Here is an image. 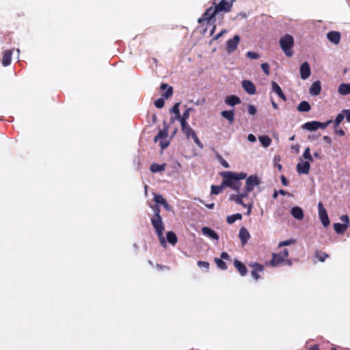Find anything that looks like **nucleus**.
<instances>
[{"label": "nucleus", "mask_w": 350, "mask_h": 350, "mask_svg": "<svg viewBox=\"0 0 350 350\" xmlns=\"http://www.w3.org/2000/svg\"><path fill=\"white\" fill-rule=\"evenodd\" d=\"M220 175L223 178V185L235 191H238L241 188V183L240 180L247 177V174L243 172H234L226 171L221 172Z\"/></svg>", "instance_id": "f257e3e1"}, {"label": "nucleus", "mask_w": 350, "mask_h": 350, "mask_svg": "<svg viewBox=\"0 0 350 350\" xmlns=\"http://www.w3.org/2000/svg\"><path fill=\"white\" fill-rule=\"evenodd\" d=\"M152 209L154 211V215L151 219L152 224L159 237L160 243L162 246L166 247V241L163 234L164 231V226L161 217L159 215L160 210L157 206L152 207Z\"/></svg>", "instance_id": "f03ea898"}, {"label": "nucleus", "mask_w": 350, "mask_h": 350, "mask_svg": "<svg viewBox=\"0 0 350 350\" xmlns=\"http://www.w3.org/2000/svg\"><path fill=\"white\" fill-rule=\"evenodd\" d=\"M279 42L284 54L287 57H291L293 54L294 38L290 34H285L280 38Z\"/></svg>", "instance_id": "7ed1b4c3"}, {"label": "nucleus", "mask_w": 350, "mask_h": 350, "mask_svg": "<svg viewBox=\"0 0 350 350\" xmlns=\"http://www.w3.org/2000/svg\"><path fill=\"white\" fill-rule=\"evenodd\" d=\"M169 128L165 125L163 130L160 131L154 137V142H158L161 149L167 148L170 144V139L168 137Z\"/></svg>", "instance_id": "20e7f679"}, {"label": "nucleus", "mask_w": 350, "mask_h": 350, "mask_svg": "<svg viewBox=\"0 0 350 350\" xmlns=\"http://www.w3.org/2000/svg\"><path fill=\"white\" fill-rule=\"evenodd\" d=\"M181 130L183 133L185 135L187 139L192 138L196 143V144L200 148H203V144L198 137L194 130L189 126V124H182Z\"/></svg>", "instance_id": "39448f33"}, {"label": "nucleus", "mask_w": 350, "mask_h": 350, "mask_svg": "<svg viewBox=\"0 0 350 350\" xmlns=\"http://www.w3.org/2000/svg\"><path fill=\"white\" fill-rule=\"evenodd\" d=\"M332 121L331 120L325 122H320L318 121L308 122L304 124L301 126V128L308 131H314L320 129H325L328 126V125L332 123Z\"/></svg>", "instance_id": "423d86ee"}, {"label": "nucleus", "mask_w": 350, "mask_h": 350, "mask_svg": "<svg viewBox=\"0 0 350 350\" xmlns=\"http://www.w3.org/2000/svg\"><path fill=\"white\" fill-rule=\"evenodd\" d=\"M340 219L342 223V224H340V223L334 224V229L336 233L342 234L346 231V230L349 226V219L347 215H344L340 217Z\"/></svg>", "instance_id": "0eeeda50"}, {"label": "nucleus", "mask_w": 350, "mask_h": 350, "mask_svg": "<svg viewBox=\"0 0 350 350\" xmlns=\"http://www.w3.org/2000/svg\"><path fill=\"white\" fill-rule=\"evenodd\" d=\"M245 178L246 180L244 187L247 191H253L254 187L259 185L260 183V178L256 174L251 175Z\"/></svg>", "instance_id": "6e6552de"}, {"label": "nucleus", "mask_w": 350, "mask_h": 350, "mask_svg": "<svg viewBox=\"0 0 350 350\" xmlns=\"http://www.w3.org/2000/svg\"><path fill=\"white\" fill-rule=\"evenodd\" d=\"M317 207L319 219L321 220L324 227H327L330 224V221L327 213V210L321 202L318 203Z\"/></svg>", "instance_id": "1a4fd4ad"}, {"label": "nucleus", "mask_w": 350, "mask_h": 350, "mask_svg": "<svg viewBox=\"0 0 350 350\" xmlns=\"http://www.w3.org/2000/svg\"><path fill=\"white\" fill-rule=\"evenodd\" d=\"M288 255V252L286 249L283 250L279 254H273L270 264L274 267L278 266L285 260Z\"/></svg>", "instance_id": "9d476101"}, {"label": "nucleus", "mask_w": 350, "mask_h": 350, "mask_svg": "<svg viewBox=\"0 0 350 350\" xmlns=\"http://www.w3.org/2000/svg\"><path fill=\"white\" fill-rule=\"evenodd\" d=\"M297 172L299 174H308L310 170V163L308 161H305L299 159V161L296 166Z\"/></svg>", "instance_id": "9b49d317"}, {"label": "nucleus", "mask_w": 350, "mask_h": 350, "mask_svg": "<svg viewBox=\"0 0 350 350\" xmlns=\"http://www.w3.org/2000/svg\"><path fill=\"white\" fill-rule=\"evenodd\" d=\"M236 0H221L220 3L216 6L218 12H229L232 6L233 3Z\"/></svg>", "instance_id": "f8f14e48"}, {"label": "nucleus", "mask_w": 350, "mask_h": 350, "mask_svg": "<svg viewBox=\"0 0 350 350\" xmlns=\"http://www.w3.org/2000/svg\"><path fill=\"white\" fill-rule=\"evenodd\" d=\"M239 41L240 38L239 36L237 35L234 36L232 39L228 40L226 42V48L228 53H230L234 51L237 48Z\"/></svg>", "instance_id": "ddd939ff"}, {"label": "nucleus", "mask_w": 350, "mask_h": 350, "mask_svg": "<svg viewBox=\"0 0 350 350\" xmlns=\"http://www.w3.org/2000/svg\"><path fill=\"white\" fill-rule=\"evenodd\" d=\"M241 85L244 90L250 95H254L256 93V89L254 84L249 80H243L241 81Z\"/></svg>", "instance_id": "4468645a"}, {"label": "nucleus", "mask_w": 350, "mask_h": 350, "mask_svg": "<svg viewBox=\"0 0 350 350\" xmlns=\"http://www.w3.org/2000/svg\"><path fill=\"white\" fill-rule=\"evenodd\" d=\"M217 12L218 10L216 6L215 8L211 7L206 10L203 16L198 19V22L202 23L204 21H210Z\"/></svg>", "instance_id": "2eb2a0df"}, {"label": "nucleus", "mask_w": 350, "mask_h": 350, "mask_svg": "<svg viewBox=\"0 0 350 350\" xmlns=\"http://www.w3.org/2000/svg\"><path fill=\"white\" fill-rule=\"evenodd\" d=\"M299 72H300L301 78L303 80L307 79L311 74V70H310V67L309 64L308 62L303 63L300 66Z\"/></svg>", "instance_id": "dca6fc26"}, {"label": "nucleus", "mask_w": 350, "mask_h": 350, "mask_svg": "<svg viewBox=\"0 0 350 350\" xmlns=\"http://www.w3.org/2000/svg\"><path fill=\"white\" fill-rule=\"evenodd\" d=\"M202 232L204 236H206L210 239H214L216 241H217L219 239V235L217 234V233L215 230H213V229H211L208 227H203L202 228Z\"/></svg>", "instance_id": "f3484780"}, {"label": "nucleus", "mask_w": 350, "mask_h": 350, "mask_svg": "<svg viewBox=\"0 0 350 350\" xmlns=\"http://www.w3.org/2000/svg\"><path fill=\"white\" fill-rule=\"evenodd\" d=\"M291 213L292 216L297 220H302L304 219V211L299 206H293L291 210Z\"/></svg>", "instance_id": "a211bd4d"}, {"label": "nucleus", "mask_w": 350, "mask_h": 350, "mask_svg": "<svg viewBox=\"0 0 350 350\" xmlns=\"http://www.w3.org/2000/svg\"><path fill=\"white\" fill-rule=\"evenodd\" d=\"M321 85L319 81H314L310 86L309 92L312 96H317L321 93Z\"/></svg>", "instance_id": "6ab92c4d"}, {"label": "nucleus", "mask_w": 350, "mask_h": 350, "mask_svg": "<svg viewBox=\"0 0 350 350\" xmlns=\"http://www.w3.org/2000/svg\"><path fill=\"white\" fill-rule=\"evenodd\" d=\"M239 237L243 245H245L250 237L249 231L245 228L242 227L239 230Z\"/></svg>", "instance_id": "aec40b11"}, {"label": "nucleus", "mask_w": 350, "mask_h": 350, "mask_svg": "<svg viewBox=\"0 0 350 350\" xmlns=\"http://www.w3.org/2000/svg\"><path fill=\"white\" fill-rule=\"evenodd\" d=\"M327 39L334 44H338L340 40V34L338 31H330L327 34Z\"/></svg>", "instance_id": "412c9836"}, {"label": "nucleus", "mask_w": 350, "mask_h": 350, "mask_svg": "<svg viewBox=\"0 0 350 350\" xmlns=\"http://www.w3.org/2000/svg\"><path fill=\"white\" fill-rule=\"evenodd\" d=\"M225 103L229 106H234L241 103V99L235 95L228 96L225 98Z\"/></svg>", "instance_id": "4be33fe9"}, {"label": "nucleus", "mask_w": 350, "mask_h": 350, "mask_svg": "<svg viewBox=\"0 0 350 350\" xmlns=\"http://www.w3.org/2000/svg\"><path fill=\"white\" fill-rule=\"evenodd\" d=\"M338 92L342 96L350 94V83H341L338 88Z\"/></svg>", "instance_id": "5701e85b"}, {"label": "nucleus", "mask_w": 350, "mask_h": 350, "mask_svg": "<svg viewBox=\"0 0 350 350\" xmlns=\"http://www.w3.org/2000/svg\"><path fill=\"white\" fill-rule=\"evenodd\" d=\"M271 86H272V90L274 92H275L280 98H281L283 100L285 101L286 100V98L284 94L283 93L282 89L279 86V85L276 82L273 81L271 83Z\"/></svg>", "instance_id": "b1692460"}, {"label": "nucleus", "mask_w": 350, "mask_h": 350, "mask_svg": "<svg viewBox=\"0 0 350 350\" xmlns=\"http://www.w3.org/2000/svg\"><path fill=\"white\" fill-rule=\"evenodd\" d=\"M253 268L252 275L255 280H258L260 278V273L262 272L263 267L258 264H254Z\"/></svg>", "instance_id": "393cba45"}, {"label": "nucleus", "mask_w": 350, "mask_h": 350, "mask_svg": "<svg viewBox=\"0 0 350 350\" xmlns=\"http://www.w3.org/2000/svg\"><path fill=\"white\" fill-rule=\"evenodd\" d=\"M161 89L163 90H166V92L163 95V96L165 98H166V99L168 98L169 97H170L172 95V94H173V88H172V87L168 85L166 83L161 84Z\"/></svg>", "instance_id": "a878e982"}, {"label": "nucleus", "mask_w": 350, "mask_h": 350, "mask_svg": "<svg viewBox=\"0 0 350 350\" xmlns=\"http://www.w3.org/2000/svg\"><path fill=\"white\" fill-rule=\"evenodd\" d=\"M234 267L238 269L241 275H245L247 273V269L245 266L238 260L234 261Z\"/></svg>", "instance_id": "bb28decb"}, {"label": "nucleus", "mask_w": 350, "mask_h": 350, "mask_svg": "<svg viewBox=\"0 0 350 350\" xmlns=\"http://www.w3.org/2000/svg\"><path fill=\"white\" fill-rule=\"evenodd\" d=\"M166 164L152 163L150 166V171L153 173L163 172L165 170Z\"/></svg>", "instance_id": "cd10ccee"}, {"label": "nucleus", "mask_w": 350, "mask_h": 350, "mask_svg": "<svg viewBox=\"0 0 350 350\" xmlns=\"http://www.w3.org/2000/svg\"><path fill=\"white\" fill-rule=\"evenodd\" d=\"M300 159H303L305 161H308V162L313 161V157L310 152V149L309 147L305 148L301 157L299 158Z\"/></svg>", "instance_id": "c85d7f7f"}, {"label": "nucleus", "mask_w": 350, "mask_h": 350, "mask_svg": "<svg viewBox=\"0 0 350 350\" xmlns=\"http://www.w3.org/2000/svg\"><path fill=\"white\" fill-rule=\"evenodd\" d=\"M310 109V105L307 101H301L297 106V110L300 112H308Z\"/></svg>", "instance_id": "c756f323"}, {"label": "nucleus", "mask_w": 350, "mask_h": 350, "mask_svg": "<svg viewBox=\"0 0 350 350\" xmlns=\"http://www.w3.org/2000/svg\"><path fill=\"white\" fill-rule=\"evenodd\" d=\"M12 52L10 51H6L3 57L2 64L4 66H7L11 63Z\"/></svg>", "instance_id": "7c9ffc66"}, {"label": "nucleus", "mask_w": 350, "mask_h": 350, "mask_svg": "<svg viewBox=\"0 0 350 350\" xmlns=\"http://www.w3.org/2000/svg\"><path fill=\"white\" fill-rule=\"evenodd\" d=\"M258 139L262 146L265 148L269 146L271 143V138L267 135L260 136Z\"/></svg>", "instance_id": "2f4dec72"}, {"label": "nucleus", "mask_w": 350, "mask_h": 350, "mask_svg": "<svg viewBox=\"0 0 350 350\" xmlns=\"http://www.w3.org/2000/svg\"><path fill=\"white\" fill-rule=\"evenodd\" d=\"M221 116L228 120L230 123H232L234 121V112L233 111H223L221 112Z\"/></svg>", "instance_id": "473e14b6"}, {"label": "nucleus", "mask_w": 350, "mask_h": 350, "mask_svg": "<svg viewBox=\"0 0 350 350\" xmlns=\"http://www.w3.org/2000/svg\"><path fill=\"white\" fill-rule=\"evenodd\" d=\"M241 219L242 215L241 213H236L234 215H228L226 217V221L229 224H232L237 220H241Z\"/></svg>", "instance_id": "72a5a7b5"}, {"label": "nucleus", "mask_w": 350, "mask_h": 350, "mask_svg": "<svg viewBox=\"0 0 350 350\" xmlns=\"http://www.w3.org/2000/svg\"><path fill=\"white\" fill-rule=\"evenodd\" d=\"M167 240L172 245H174L177 243V237L174 232L170 231L167 233Z\"/></svg>", "instance_id": "f704fd0d"}, {"label": "nucleus", "mask_w": 350, "mask_h": 350, "mask_svg": "<svg viewBox=\"0 0 350 350\" xmlns=\"http://www.w3.org/2000/svg\"><path fill=\"white\" fill-rule=\"evenodd\" d=\"M189 111H190V109H187L183 113V115L180 116V118H178L177 120H179L180 122V125L182 124H188L187 123V119L189 118Z\"/></svg>", "instance_id": "c9c22d12"}, {"label": "nucleus", "mask_w": 350, "mask_h": 350, "mask_svg": "<svg viewBox=\"0 0 350 350\" xmlns=\"http://www.w3.org/2000/svg\"><path fill=\"white\" fill-rule=\"evenodd\" d=\"M171 112L174 113L176 115V117L171 119L172 122H174L176 120L180 118V111H179V103H176L174 107L171 109Z\"/></svg>", "instance_id": "e433bc0d"}, {"label": "nucleus", "mask_w": 350, "mask_h": 350, "mask_svg": "<svg viewBox=\"0 0 350 350\" xmlns=\"http://www.w3.org/2000/svg\"><path fill=\"white\" fill-rule=\"evenodd\" d=\"M343 115L344 114L341 111L336 116V117L334 121V128L338 127L340 124L345 120V117Z\"/></svg>", "instance_id": "4c0bfd02"}, {"label": "nucleus", "mask_w": 350, "mask_h": 350, "mask_svg": "<svg viewBox=\"0 0 350 350\" xmlns=\"http://www.w3.org/2000/svg\"><path fill=\"white\" fill-rule=\"evenodd\" d=\"M224 187L225 186L223 185V183H221V185L219 186L213 185L211 187V193L215 195L220 193L223 191Z\"/></svg>", "instance_id": "58836bf2"}, {"label": "nucleus", "mask_w": 350, "mask_h": 350, "mask_svg": "<svg viewBox=\"0 0 350 350\" xmlns=\"http://www.w3.org/2000/svg\"><path fill=\"white\" fill-rule=\"evenodd\" d=\"M230 200L236 202L237 204L243 205V201L241 200V196L239 194H232L230 196Z\"/></svg>", "instance_id": "ea45409f"}, {"label": "nucleus", "mask_w": 350, "mask_h": 350, "mask_svg": "<svg viewBox=\"0 0 350 350\" xmlns=\"http://www.w3.org/2000/svg\"><path fill=\"white\" fill-rule=\"evenodd\" d=\"M281 158L280 156H275L273 159V165L275 167H277L279 171L282 170V165L280 163Z\"/></svg>", "instance_id": "a19ab883"}, {"label": "nucleus", "mask_w": 350, "mask_h": 350, "mask_svg": "<svg viewBox=\"0 0 350 350\" xmlns=\"http://www.w3.org/2000/svg\"><path fill=\"white\" fill-rule=\"evenodd\" d=\"M154 200L157 204H165L166 200L161 195L154 194Z\"/></svg>", "instance_id": "79ce46f5"}, {"label": "nucleus", "mask_w": 350, "mask_h": 350, "mask_svg": "<svg viewBox=\"0 0 350 350\" xmlns=\"http://www.w3.org/2000/svg\"><path fill=\"white\" fill-rule=\"evenodd\" d=\"M295 243V241L294 239H288V240L280 242L279 243L278 246L279 247L287 246V245H293Z\"/></svg>", "instance_id": "37998d69"}, {"label": "nucleus", "mask_w": 350, "mask_h": 350, "mask_svg": "<svg viewBox=\"0 0 350 350\" xmlns=\"http://www.w3.org/2000/svg\"><path fill=\"white\" fill-rule=\"evenodd\" d=\"M215 262L219 268L224 270L227 269L226 263L221 259L216 258Z\"/></svg>", "instance_id": "c03bdc74"}, {"label": "nucleus", "mask_w": 350, "mask_h": 350, "mask_svg": "<svg viewBox=\"0 0 350 350\" xmlns=\"http://www.w3.org/2000/svg\"><path fill=\"white\" fill-rule=\"evenodd\" d=\"M341 111L344 114L343 116L346 121L350 122V109H342Z\"/></svg>", "instance_id": "a18cd8bd"}, {"label": "nucleus", "mask_w": 350, "mask_h": 350, "mask_svg": "<svg viewBox=\"0 0 350 350\" xmlns=\"http://www.w3.org/2000/svg\"><path fill=\"white\" fill-rule=\"evenodd\" d=\"M154 105L157 108H162L164 105V99L163 98H159L154 102Z\"/></svg>", "instance_id": "49530a36"}, {"label": "nucleus", "mask_w": 350, "mask_h": 350, "mask_svg": "<svg viewBox=\"0 0 350 350\" xmlns=\"http://www.w3.org/2000/svg\"><path fill=\"white\" fill-rule=\"evenodd\" d=\"M247 111L250 115H254L256 113V108L253 105H249L247 107Z\"/></svg>", "instance_id": "de8ad7c7"}, {"label": "nucleus", "mask_w": 350, "mask_h": 350, "mask_svg": "<svg viewBox=\"0 0 350 350\" xmlns=\"http://www.w3.org/2000/svg\"><path fill=\"white\" fill-rule=\"evenodd\" d=\"M261 68L267 75L269 74V65L267 63L262 64Z\"/></svg>", "instance_id": "09e8293b"}, {"label": "nucleus", "mask_w": 350, "mask_h": 350, "mask_svg": "<svg viewBox=\"0 0 350 350\" xmlns=\"http://www.w3.org/2000/svg\"><path fill=\"white\" fill-rule=\"evenodd\" d=\"M247 57L250 59H258L259 55L256 53L249 51L247 53Z\"/></svg>", "instance_id": "8fccbe9b"}, {"label": "nucleus", "mask_w": 350, "mask_h": 350, "mask_svg": "<svg viewBox=\"0 0 350 350\" xmlns=\"http://www.w3.org/2000/svg\"><path fill=\"white\" fill-rule=\"evenodd\" d=\"M198 265L201 268H204L206 269H208L209 267V264L207 262L205 261H198Z\"/></svg>", "instance_id": "3c124183"}, {"label": "nucleus", "mask_w": 350, "mask_h": 350, "mask_svg": "<svg viewBox=\"0 0 350 350\" xmlns=\"http://www.w3.org/2000/svg\"><path fill=\"white\" fill-rule=\"evenodd\" d=\"M219 162L221 163V165L224 167L225 168H229L230 167V165L228 164V163L222 157H219Z\"/></svg>", "instance_id": "603ef678"}, {"label": "nucleus", "mask_w": 350, "mask_h": 350, "mask_svg": "<svg viewBox=\"0 0 350 350\" xmlns=\"http://www.w3.org/2000/svg\"><path fill=\"white\" fill-rule=\"evenodd\" d=\"M335 133L339 136H344L345 135V132L340 128H335Z\"/></svg>", "instance_id": "864d4df0"}, {"label": "nucleus", "mask_w": 350, "mask_h": 350, "mask_svg": "<svg viewBox=\"0 0 350 350\" xmlns=\"http://www.w3.org/2000/svg\"><path fill=\"white\" fill-rule=\"evenodd\" d=\"M250 191H247L245 189H243V192L241 193H239L240 196H241V200L243 201V199L247 197L248 193Z\"/></svg>", "instance_id": "5fc2aeb1"}, {"label": "nucleus", "mask_w": 350, "mask_h": 350, "mask_svg": "<svg viewBox=\"0 0 350 350\" xmlns=\"http://www.w3.org/2000/svg\"><path fill=\"white\" fill-rule=\"evenodd\" d=\"M317 257L319 258V260L324 261L325 259L327 257V255L324 253H322V254H318Z\"/></svg>", "instance_id": "6e6d98bb"}, {"label": "nucleus", "mask_w": 350, "mask_h": 350, "mask_svg": "<svg viewBox=\"0 0 350 350\" xmlns=\"http://www.w3.org/2000/svg\"><path fill=\"white\" fill-rule=\"evenodd\" d=\"M252 206H253V202L251 201L248 204V206H247V213H246L247 215H250L252 209Z\"/></svg>", "instance_id": "4d7b16f0"}, {"label": "nucleus", "mask_w": 350, "mask_h": 350, "mask_svg": "<svg viewBox=\"0 0 350 350\" xmlns=\"http://www.w3.org/2000/svg\"><path fill=\"white\" fill-rule=\"evenodd\" d=\"M226 32V31L225 29H223L220 31V33H219L218 34H217L214 38L213 39L214 40H217L219 39L220 37L222 36L223 34H224Z\"/></svg>", "instance_id": "13d9d810"}, {"label": "nucleus", "mask_w": 350, "mask_h": 350, "mask_svg": "<svg viewBox=\"0 0 350 350\" xmlns=\"http://www.w3.org/2000/svg\"><path fill=\"white\" fill-rule=\"evenodd\" d=\"M247 139L250 142H254L256 141V137L253 135V134H250L248 136H247Z\"/></svg>", "instance_id": "bf43d9fd"}, {"label": "nucleus", "mask_w": 350, "mask_h": 350, "mask_svg": "<svg viewBox=\"0 0 350 350\" xmlns=\"http://www.w3.org/2000/svg\"><path fill=\"white\" fill-rule=\"evenodd\" d=\"M221 258L222 259L228 260L229 258V255L226 252H222L221 254Z\"/></svg>", "instance_id": "052dcab7"}, {"label": "nucleus", "mask_w": 350, "mask_h": 350, "mask_svg": "<svg viewBox=\"0 0 350 350\" xmlns=\"http://www.w3.org/2000/svg\"><path fill=\"white\" fill-rule=\"evenodd\" d=\"M281 181H282V183L284 186H287L288 185V181H287L286 178L284 177V176H281Z\"/></svg>", "instance_id": "680f3d73"}, {"label": "nucleus", "mask_w": 350, "mask_h": 350, "mask_svg": "<svg viewBox=\"0 0 350 350\" xmlns=\"http://www.w3.org/2000/svg\"><path fill=\"white\" fill-rule=\"evenodd\" d=\"M291 148L295 150L296 153H298L299 152V145H294L291 146Z\"/></svg>", "instance_id": "e2e57ef3"}, {"label": "nucleus", "mask_w": 350, "mask_h": 350, "mask_svg": "<svg viewBox=\"0 0 350 350\" xmlns=\"http://www.w3.org/2000/svg\"><path fill=\"white\" fill-rule=\"evenodd\" d=\"M323 139L327 143V144H331L332 142V139L331 138L329 137V136H324L323 137Z\"/></svg>", "instance_id": "0e129e2a"}, {"label": "nucleus", "mask_w": 350, "mask_h": 350, "mask_svg": "<svg viewBox=\"0 0 350 350\" xmlns=\"http://www.w3.org/2000/svg\"><path fill=\"white\" fill-rule=\"evenodd\" d=\"M165 207V208L167 211H170L171 210V208L170 206V205L167 203V202H165V204H163Z\"/></svg>", "instance_id": "69168bd1"}, {"label": "nucleus", "mask_w": 350, "mask_h": 350, "mask_svg": "<svg viewBox=\"0 0 350 350\" xmlns=\"http://www.w3.org/2000/svg\"><path fill=\"white\" fill-rule=\"evenodd\" d=\"M271 105H272L273 107L275 109H278V105H277L274 101H272V102H271Z\"/></svg>", "instance_id": "338daca9"}, {"label": "nucleus", "mask_w": 350, "mask_h": 350, "mask_svg": "<svg viewBox=\"0 0 350 350\" xmlns=\"http://www.w3.org/2000/svg\"><path fill=\"white\" fill-rule=\"evenodd\" d=\"M206 206L207 208H208L210 209H212L214 207V204L212 203V204H206Z\"/></svg>", "instance_id": "774afa93"}]
</instances>
